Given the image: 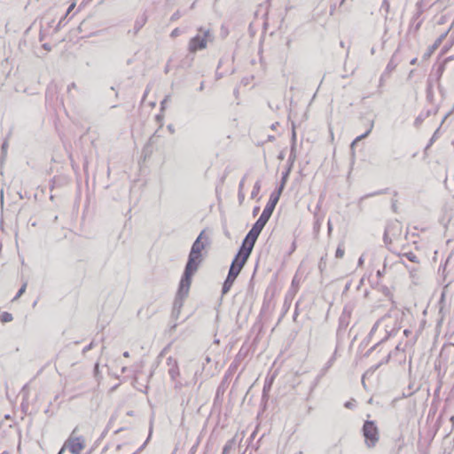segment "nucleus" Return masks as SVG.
Wrapping results in <instances>:
<instances>
[{
	"instance_id": "nucleus-38",
	"label": "nucleus",
	"mask_w": 454,
	"mask_h": 454,
	"mask_svg": "<svg viewBox=\"0 0 454 454\" xmlns=\"http://www.w3.org/2000/svg\"><path fill=\"white\" fill-rule=\"evenodd\" d=\"M352 406H353V404H352V403H351V402H347V403H345V407H346V408H352Z\"/></svg>"
},
{
	"instance_id": "nucleus-29",
	"label": "nucleus",
	"mask_w": 454,
	"mask_h": 454,
	"mask_svg": "<svg viewBox=\"0 0 454 454\" xmlns=\"http://www.w3.org/2000/svg\"><path fill=\"white\" fill-rule=\"evenodd\" d=\"M94 347V342L91 341L88 346H86L83 350H82V353L85 354L86 352H88L89 350L92 349Z\"/></svg>"
},
{
	"instance_id": "nucleus-47",
	"label": "nucleus",
	"mask_w": 454,
	"mask_h": 454,
	"mask_svg": "<svg viewBox=\"0 0 454 454\" xmlns=\"http://www.w3.org/2000/svg\"><path fill=\"white\" fill-rule=\"evenodd\" d=\"M254 277H255V269L254 270V272H253V275H252V280L254 279Z\"/></svg>"
},
{
	"instance_id": "nucleus-7",
	"label": "nucleus",
	"mask_w": 454,
	"mask_h": 454,
	"mask_svg": "<svg viewBox=\"0 0 454 454\" xmlns=\"http://www.w3.org/2000/svg\"><path fill=\"white\" fill-rule=\"evenodd\" d=\"M210 245V238L205 231H202L193 242L191 250L194 254H201L202 250Z\"/></svg>"
},
{
	"instance_id": "nucleus-22",
	"label": "nucleus",
	"mask_w": 454,
	"mask_h": 454,
	"mask_svg": "<svg viewBox=\"0 0 454 454\" xmlns=\"http://www.w3.org/2000/svg\"><path fill=\"white\" fill-rule=\"evenodd\" d=\"M389 8H390V5H389V3L387 0H383L382 4H381V6H380V10H384L386 14H385V18H387V13L389 12Z\"/></svg>"
},
{
	"instance_id": "nucleus-23",
	"label": "nucleus",
	"mask_w": 454,
	"mask_h": 454,
	"mask_svg": "<svg viewBox=\"0 0 454 454\" xmlns=\"http://www.w3.org/2000/svg\"><path fill=\"white\" fill-rule=\"evenodd\" d=\"M416 8H417L416 16L419 17L424 12L423 2L422 1L418 2L416 4Z\"/></svg>"
},
{
	"instance_id": "nucleus-33",
	"label": "nucleus",
	"mask_w": 454,
	"mask_h": 454,
	"mask_svg": "<svg viewBox=\"0 0 454 454\" xmlns=\"http://www.w3.org/2000/svg\"><path fill=\"white\" fill-rule=\"evenodd\" d=\"M180 311H181V309H172V315H173V317H178V315H179V313H180Z\"/></svg>"
},
{
	"instance_id": "nucleus-53",
	"label": "nucleus",
	"mask_w": 454,
	"mask_h": 454,
	"mask_svg": "<svg viewBox=\"0 0 454 454\" xmlns=\"http://www.w3.org/2000/svg\"><path fill=\"white\" fill-rule=\"evenodd\" d=\"M450 347L454 348V344H453V345H451Z\"/></svg>"
},
{
	"instance_id": "nucleus-27",
	"label": "nucleus",
	"mask_w": 454,
	"mask_h": 454,
	"mask_svg": "<svg viewBox=\"0 0 454 454\" xmlns=\"http://www.w3.org/2000/svg\"><path fill=\"white\" fill-rule=\"evenodd\" d=\"M231 450V444L229 442L223 447L222 454H229Z\"/></svg>"
},
{
	"instance_id": "nucleus-14",
	"label": "nucleus",
	"mask_w": 454,
	"mask_h": 454,
	"mask_svg": "<svg viewBox=\"0 0 454 454\" xmlns=\"http://www.w3.org/2000/svg\"><path fill=\"white\" fill-rule=\"evenodd\" d=\"M146 20H147V17L145 16V14H143L140 18H138L136 20L135 26H134L136 32L139 31L144 27V25L146 23Z\"/></svg>"
},
{
	"instance_id": "nucleus-43",
	"label": "nucleus",
	"mask_w": 454,
	"mask_h": 454,
	"mask_svg": "<svg viewBox=\"0 0 454 454\" xmlns=\"http://www.w3.org/2000/svg\"><path fill=\"white\" fill-rule=\"evenodd\" d=\"M199 90L200 91L204 90V82H203L200 83V86Z\"/></svg>"
},
{
	"instance_id": "nucleus-50",
	"label": "nucleus",
	"mask_w": 454,
	"mask_h": 454,
	"mask_svg": "<svg viewBox=\"0 0 454 454\" xmlns=\"http://www.w3.org/2000/svg\"><path fill=\"white\" fill-rule=\"evenodd\" d=\"M403 333H404L405 335H408L409 331H408V330H404V331H403Z\"/></svg>"
},
{
	"instance_id": "nucleus-3",
	"label": "nucleus",
	"mask_w": 454,
	"mask_h": 454,
	"mask_svg": "<svg viewBox=\"0 0 454 454\" xmlns=\"http://www.w3.org/2000/svg\"><path fill=\"white\" fill-rule=\"evenodd\" d=\"M279 200V192L278 193H271L270 196V200L264 207L261 216L257 219V237L260 232L270 218L277 203Z\"/></svg>"
},
{
	"instance_id": "nucleus-20",
	"label": "nucleus",
	"mask_w": 454,
	"mask_h": 454,
	"mask_svg": "<svg viewBox=\"0 0 454 454\" xmlns=\"http://www.w3.org/2000/svg\"><path fill=\"white\" fill-rule=\"evenodd\" d=\"M403 256L407 258L410 262H419L418 257L411 252L405 253L403 254Z\"/></svg>"
},
{
	"instance_id": "nucleus-13",
	"label": "nucleus",
	"mask_w": 454,
	"mask_h": 454,
	"mask_svg": "<svg viewBox=\"0 0 454 454\" xmlns=\"http://www.w3.org/2000/svg\"><path fill=\"white\" fill-rule=\"evenodd\" d=\"M373 125H374V122L373 121L371 122L370 124V128L362 135L358 136L351 144V147H353L358 141L365 138L366 137L369 136V134L372 132V129H373Z\"/></svg>"
},
{
	"instance_id": "nucleus-8",
	"label": "nucleus",
	"mask_w": 454,
	"mask_h": 454,
	"mask_svg": "<svg viewBox=\"0 0 454 454\" xmlns=\"http://www.w3.org/2000/svg\"><path fill=\"white\" fill-rule=\"evenodd\" d=\"M202 260V254H194L193 251L191 250L185 268L197 271Z\"/></svg>"
},
{
	"instance_id": "nucleus-39",
	"label": "nucleus",
	"mask_w": 454,
	"mask_h": 454,
	"mask_svg": "<svg viewBox=\"0 0 454 454\" xmlns=\"http://www.w3.org/2000/svg\"><path fill=\"white\" fill-rule=\"evenodd\" d=\"M327 225H328V232L330 233L332 231V230H333V226H332L330 221H328Z\"/></svg>"
},
{
	"instance_id": "nucleus-9",
	"label": "nucleus",
	"mask_w": 454,
	"mask_h": 454,
	"mask_svg": "<svg viewBox=\"0 0 454 454\" xmlns=\"http://www.w3.org/2000/svg\"><path fill=\"white\" fill-rule=\"evenodd\" d=\"M168 374L172 380H175L179 375V368L176 359L171 356L168 358Z\"/></svg>"
},
{
	"instance_id": "nucleus-34",
	"label": "nucleus",
	"mask_w": 454,
	"mask_h": 454,
	"mask_svg": "<svg viewBox=\"0 0 454 454\" xmlns=\"http://www.w3.org/2000/svg\"><path fill=\"white\" fill-rule=\"evenodd\" d=\"M74 6H75V4H72L68 7V9H67V14H68V13H69V12H70L74 8Z\"/></svg>"
},
{
	"instance_id": "nucleus-17",
	"label": "nucleus",
	"mask_w": 454,
	"mask_h": 454,
	"mask_svg": "<svg viewBox=\"0 0 454 454\" xmlns=\"http://www.w3.org/2000/svg\"><path fill=\"white\" fill-rule=\"evenodd\" d=\"M12 319H13L12 315L9 312H3L0 316V321L4 324L12 322Z\"/></svg>"
},
{
	"instance_id": "nucleus-40",
	"label": "nucleus",
	"mask_w": 454,
	"mask_h": 454,
	"mask_svg": "<svg viewBox=\"0 0 454 454\" xmlns=\"http://www.w3.org/2000/svg\"><path fill=\"white\" fill-rule=\"evenodd\" d=\"M385 332H386V334H385V336L382 338V340H385V339H387V338L389 336V334H390V333H389L387 330H385Z\"/></svg>"
},
{
	"instance_id": "nucleus-24",
	"label": "nucleus",
	"mask_w": 454,
	"mask_h": 454,
	"mask_svg": "<svg viewBox=\"0 0 454 454\" xmlns=\"http://www.w3.org/2000/svg\"><path fill=\"white\" fill-rule=\"evenodd\" d=\"M26 287H27V284L24 283L22 285V286L20 288V290L18 291L17 294L15 295V297L13 298L12 301L18 300L25 293Z\"/></svg>"
},
{
	"instance_id": "nucleus-51",
	"label": "nucleus",
	"mask_w": 454,
	"mask_h": 454,
	"mask_svg": "<svg viewBox=\"0 0 454 454\" xmlns=\"http://www.w3.org/2000/svg\"><path fill=\"white\" fill-rule=\"evenodd\" d=\"M3 194H4V192L1 191V199L3 200Z\"/></svg>"
},
{
	"instance_id": "nucleus-19",
	"label": "nucleus",
	"mask_w": 454,
	"mask_h": 454,
	"mask_svg": "<svg viewBox=\"0 0 454 454\" xmlns=\"http://www.w3.org/2000/svg\"><path fill=\"white\" fill-rule=\"evenodd\" d=\"M223 394H224V382H222L216 390L215 402H217L219 400L220 396L223 395Z\"/></svg>"
},
{
	"instance_id": "nucleus-49",
	"label": "nucleus",
	"mask_w": 454,
	"mask_h": 454,
	"mask_svg": "<svg viewBox=\"0 0 454 454\" xmlns=\"http://www.w3.org/2000/svg\"><path fill=\"white\" fill-rule=\"evenodd\" d=\"M252 214L254 216H255V207L253 209Z\"/></svg>"
},
{
	"instance_id": "nucleus-52",
	"label": "nucleus",
	"mask_w": 454,
	"mask_h": 454,
	"mask_svg": "<svg viewBox=\"0 0 454 454\" xmlns=\"http://www.w3.org/2000/svg\"><path fill=\"white\" fill-rule=\"evenodd\" d=\"M0 454H9V452H7V451H4V452H2V453H0Z\"/></svg>"
},
{
	"instance_id": "nucleus-41",
	"label": "nucleus",
	"mask_w": 454,
	"mask_h": 454,
	"mask_svg": "<svg viewBox=\"0 0 454 454\" xmlns=\"http://www.w3.org/2000/svg\"><path fill=\"white\" fill-rule=\"evenodd\" d=\"M255 436V429L251 433L250 439L252 440Z\"/></svg>"
},
{
	"instance_id": "nucleus-12",
	"label": "nucleus",
	"mask_w": 454,
	"mask_h": 454,
	"mask_svg": "<svg viewBox=\"0 0 454 454\" xmlns=\"http://www.w3.org/2000/svg\"><path fill=\"white\" fill-rule=\"evenodd\" d=\"M390 320V317H384L381 320L378 321L372 328L371 330V333L370 334L371 335H373L376 333V332L378 331V329L382 325H386V323L387 321Z\"/></svg>"
},
{
	"instance_id": "nucleus-44",
	"label": "nucleus",
	"mask_w": 454,
	"mask_h": 454,
	"mask_svg": "<svg viewBox=\"0 0 454 454\" xmlns=\"http://www.w3.org/2000/svg\"><path fill=\"white\" fill-rule=\"evenodd\" d=\"M75 87V84L73 82L71 83L70 85H68V90H71V88H74Z\"/></svg>"
},
{
	"instance_id": "nucleus-37",
	"label": "nucleus",
	"mask_w": 454,
	"mask_h": 454,
	"mask_svg": "<svg viewBox=\"0 0 454 454\" xmlns=\"http://www.w3.org/2000/svg\"><path fill=\"white\" fill-rule=\"evenodd\" d=\"M417 61H418V59H417V58H414V59H412L410 61V64H411V65H416Z\"/></svg>"
},
{
	"instance_id": "nucleus-6",
	"label": "nucleus",
	"mask_w": 454,
	"mask_h": 454,
	"mask_svg": "<svg viewBox=\"0 0 454 454\" xmlns=\"http://www.w3.org/2000/svg\"><path fill=\"white\" fill-rule=\"evenodd\" d=\"M196 271L184 268V271L183 274V277L181 278L179 288L177 290V293H180L181 294L188 295L189 290L192 284V278L194 275Z\"/></svg>"
},
{
	"instance_id": "nucleus-4",
	"label": "nucleus",
	"mask_w": 454,
	"mask_h": 454,
	"mask_svg": "<svg viewBox=\"0 0 454 454\" xmlns=\"http://www.w3.org/2000/svg\"><path fill=\"white\" fill-rule=\"evenodd\" d=\"M76 428L73 430L70 436L65 442L59 454H62L67 449L72 454H81L85 448V440L82 436H75Z\"/></svg>"
},
{
	"instance_id": "nucleus-5",
	"label": "nucleus",
	"mask_w": 454,
	"mask_h": 454,
	"mask_svg": "<svg viewBox=\"0 0 454 454\" xmlns=\"http://www.w3.org/2000/svg\"><path fill=\"white\" fill-rule=\"evenodd\" d=\"M363 434L365 438V444L372 448L376 445L379 441V430L374 421L366 420L363 426Z\"/></svg>"
},
{
	"instance_id": "nucleus-2",
	"label": "nucleus",
	"mask_w": 454,
	"mask_h": 454,
	"mask_svg": "<svg viewBox=\"0 0 454 454\" xmlns=\"http://www.w3.org/2000/svg\"><path fill=\"white\" fill-rule=\"evenodd\" d=\"M215 36L209 28L200 27L198 28V34L193 36L188 43V51L195 53L207 48L208 43H213Z\"/></svg>"
},
{
	"instance_id": "nucleus-15",
	"label": "nucleus",
	"mask_w": 454,
	"mask_h": 454,
	"mask_svg": "<svg viewBox=\"0 0 454 454\" xmlns=\"http://www.w3.org/2000/svg\"><path fill=\"white\" fill-rule=\"evenodd\" d=\"M253 79H254L253 75H251L250 77H244L240 81V83H239V87L234 90V93L235 94L238 93L241 87H247V86L250 85V83L252 82Z\"/></svg>"
},
{
	"instance_id": "nucleus-48",
	"label": "nucleus",
	"mask_w": 454,
	"mask_h": 454,
	"mask_svg": "<svg viewBox=\"0 0 454 454\" xmlns=\"http://www.w3.org/2000/svg\"><path fill=\"white\" fill-rule=\"evenodd\" d=\"M167 100H168V97L166 98H164V100L161 102V105L163 106Z\"/></svg>"
},
{
	"instance_id": "nucleus-36",
	"label": "nucleus",
	"mask_w": 454,
	"mask_h": 454,
	"mask_svg": "<svg viewBox=\"0 0 454 454\" xmlns=\"http://www.w3.org/2000/svg\"><path fill=\"white\" fill-rule=\"evenodd\" d=\"M357 263H358V266H362L364 264V257L363 256H360Z\"/></svg>"
},
{
	"instance_id": "nucleus-46",
	"label": "nucleus",
	"mask_w": 454,
	"mask_h": 454,
	"mask_svg": "<svg viewBox=\"0 0 454 454\" xmlns=\"http://www.w3.org/2000/svg\"><path fill=\"white\" fill-rule=\"evenodd\" d=\"M255 196V191L253 190L252 192H251V197L254 198Z\"/></svg>"
},
{
	"instance_id": "nucleus-25",
	"label": "nucleus",
	"mask_w": 454,
	"mask_h": 454,
	"mask_svg": "<svg viewBox=\"0 0 454 454\" xmlns=\"http://www.w3.org/2000/svg\"><path fill=\"white\" fill-rule=\"evenodd\" d=\"M181 16H182L181 12H180V11H176V12H175L172 14V16H171V18H170V20H171V21H176V20H179V19L181 18Z\"/></svg>"
},
{
	"instance_id": "nucleus-10",
	"label": "nucleus",
	"mask_w": 454,
	"mask_h": 454,
	"mask_svg": "<svg viewBox=\"0 0 454 454\" xmlns=\"http://www.w3.org/2000/svg\"><path fill=\"white\" fill-rule=\"evenodd\" d=\"M289 173H290V168H288L286 171L283 172L282 173V177H281V182H280V184L278 186V188L274 191L272 193H278L279 192V196L281 195L284 188H285V185H286V183L288 179V176H289Z\"/></svg>"
},
{
	"instance_id": "nucleus-45",
	"label": "nucleus",
	"mask_w": 454,
	"mask_h": 454,
	"mask_svg": "<svg viewBox=\"0 0 454 454\" xmlns=\"http://www.w3.org/2000/svg\"><path fill=\"white\" fill-rule=\"evenodd\" d=\"M123 356H124V357H129V353L128 351H125V352L123 353Z\"/></svg>"
},
{
	"instance_id": "nucleus-42",
	"label": "nucleus",
	"mask_w": 454,
	"mask_h": 454,
	"mask_svg": "<svg viewBox=\"0 0 454 454\" xmlns=\"http://www.w3.org/2000/svg\"><path fill=\"white\" fill-rule=\"evenodd\" d=\"M94 371H95V373H97L98 372V364H95Z\"/></svg>"
},
{
	"instance_id": "nucleus-32",
	"label": "nucleus",
	"mask_w": 454,
	"mask_h": 454,
	"mask_svg": "<svg viewBox=\"0 0 454 454\" xmlns=\"http://www.w3.org/2000/svg\"><path fill=\"white\" fill-rule=\"evenodd\" d=\"M270 382L269 383V385H267V384L264 385L263 391H262V397H264L266 395L267 390H268V388H270Z\"/></svg>"
},
{
	"instance_id": "nucleus-31",
	"label": "nucleus",
	"mask_w": 454,
	"mask_h": 454,
	"mask_svg": "<svg viewBox=\"0 0 454 454\" xmlns=\"http://www.w3.org/2000/svg\"><path fill=\"white\" fill-rule=\"evenodd\" d=\"M395 67V65L393 63V60L391 59L390 62L387 66V69L388 71H392V70H394Z\"/></svg>"
},
{
	"instance_id": "nucleus-26",
	"label": "nucleus",
	"mask_w": 454,
	"mask_h": 454,
	"mask_svg": "<svg viewBox=\"0 0 454 454\" xmlns=\"http://www.w3.org/2000/svg\"><path fill=\"white\" fill-rule=\"evenodd\" d=\"M255 450V447L249 443L246 449V450L244 451V454H253V452Z\"/></svg>"
},
{
	"instance_id": "nucleus-11",
	"label": "nucleus",
	"mask_w": 454,
	"mask_h": 454,
	"mask_svg": "<svg viewBox=\"0 0 454 454\" xmlns=\"http://www.w3.org/2000/svg\"><path fill=\"white\" fill-rule=\"evenodd\" d=\"M186 297H187V295H185V294H181L180 293H176V295L174 302H173L174 309H181Z\"/></svg>"
},
{
	"instance_id": "nucleus-21",
	"label": "nucleus",
	"mask_w": 454,
	"mask_h": 454,
	"mask_svg": "<svg viewBox=\"0 0 454 454\" xmlns=\"http://www.w3.org/2000/svg\"><path fill=\"white\" fill-rule=\"evenodd\" d=\"M345 250L342 245H339L336 252H335V257L336 258H342L344 255Z\"/></svg>"
},
{
	"instance_id": "nucleus-16",
	"label": "nucleus",
	"mask_w": 454,
	"mask_h": 454,
	"mask_svg": "<svg viewBox=\"0 0 454 454\" xmlns=\"http://www.w3.org/2000/svg\"><path fill=\"white\" fill-rule=\"evenodd\" d=\"M295 140H296V133H295L294 127H293V132H292V142H293V145H292V147H291V153H290V156H289V160H293L295 159V154H294Z\"/></svg>"
},
{
	"instance_id": "nucleus-28",
	"label": "nucleus",
	"mask_w": 454,
	"mask_h": 454,
	"mask_svg": "<svg viewBox=\"0 0 454 454\" xmlns=\"http://www.w3.org/2000/svg\"><path fill=\"white\" fill-rule=\"evenodd\" d=\"M180 34H181V30H180L179 28H177V27H176V28H175V29L171 32L170 36H171V37H173V38H175V37H176V36L180 35Z\"/></svg>"
},
{
	"instance_id": "nucleus-18",
	"label": "nucleus",
	"mask_w": 454,
	"mask_h": 454,
	"mask_svg": "<svg viewBox=\"0 0 454 454\" xmlns=\"http://www.w3.org/2000/svg\"><path fill=\"white\" fill-rule=\"evenodd\" d=\"M446 35L447 33H443L435 40L434 43L432 46V51L437 49L440 46V44L442 43V40L446 37Z\"/></svg>"
},
{
	"instance_id": "nucleus-30",
	"label": "nucleus",
	"mask_w": 454,
	"mask_h": 454,
	"mask_svg": "<svg viewBox=\"0 0 454 454\" xmlns=\"http://www.w3.org/2000/svg\"><path fill=\"white\" fill-rule=\"evenodd\" d=\"M7 146H8V144L6 141H4L2 145V154H3L2 157H4L6 154Z\"/></svg>"
},
{
	"instance_id": "nucleus-35",
	"label": "nucleus",
	"mask_w": 454,
	"mask_h": 454,
	"mask_svg": "<svg viewBox=\"0 0 454 454\" xmlns=\"http://www.w3.org/2000/svg\"><path fill=\"white\" fill-rule=\"evenodd\" d=\"M168 130H169V132H170V133H172V134L175 132V129H174V127H173V125H172V124H169V125L168 126Z\"/></svg>"
},
{
	"instance_id": "nucleus-1",
	"label": "nucleus",
	"mask_w": 454,
	"mask_h": 454,
	"mask_svg": "<svg viewBox=\"0 0 454 454\" xmlns=\"http://www.w3.org/2000/svg\"><path fill=\"white\" fill-rule=\"evenodd\" d=\"M254 244H255V223L252 225L249 232L244 239L238 254H236V256L234 257V259L231 264L228 276L223 285V288H222L223 295L226 294L230 291L235 279L237 278L240 270H242V268L244 267L247 259L249 258Z\"/></svg>"
}]
</instances>
